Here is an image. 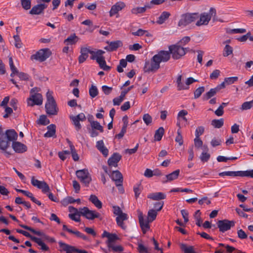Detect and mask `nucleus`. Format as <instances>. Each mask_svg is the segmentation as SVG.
<instances>
[{
	"label": "nucleus",
	"instance_id": "6ab92c4d",
	"mask_svg": "<svg viewBox=\"0 0 253 253\" xmlns=\"http://www.w3.org/2000/svg\"><path fill=\"white\" fill-rule=\"evenodd\" d=\"M121 159L122 156L119 153H114L108 159V164L110 167H117Z\"/></svg>",
	"mask_w": 253,
	"mask_h": 253
},
{
	"label": "nucleus",
	"instance_id": "0eeeda50",
	"mask_svg": "<svg viewBox=\"0 0 253 253\" xmlns=\"http://www.w3.org/2000/svg\"><path fill=\"white\" fill-rule=\"evenodd\" d=\"M76 174L80 182L83 184L84 186L88 187L92 180L90 174L87 169L78 170L76 172Z\"/></svg>",
	"mask_w": 253,
	"mask_h": 253
},
{
	"label": "nucleus",
	"instance_id": "69168bd1",
	"mask_svg": "<svg viewBox=\"0 0 253 253\" xmlns=\"http://www.w3.org/2000/svg\"><path fill=\"white\" fill-rule=\"evenodd\" d=\"M137 250L139 253H149L147 248L141 243L138 244Z\"/></svg>",
	"mask_w": 253,
	"mask_h": 253
},
{
	"label": "nucleus",
	"instance_id": "c756f323",
	"mask_svg": "<svg viewBox=\"0 0 253 253\" xmlns=\"http://www.w3.org/2000/svg\"><path fill=\"white\" fill-rule=\"evenodd\" d=\"M170 16V13L168 11H163L158 18L156 23L158 24H163Z\"/></svg>",
	"mask_w": 253,
	"mask_h": 253
},
{
	"label": "nucleus",
	"instance_id": "e433bc0d",
	"mask_svg": "<svg viewBox=\"0 0 253 253\" xmlns=\"http://www.w3.org/2000/svg\"><path fill=\"white\" fill-rule=\"evenodd\" d=\"M104 53L105 52L102 50L98 49L96 51H94L91 50L90 48H89V53L91 55L90 56V59L91 60H96L98 57H99L100 55H103Z\"/></svg>",
	"mask_w": 253,
	"mask_h": 253
},
{
	"label": "nucleus",
	"instance_id": "37998d69",
	"mask_svg": "<svg viewBox=\"0 0 253 253\" xmlns=\"http://www.w3.org/2000/svg\"><path fill=\"white\" fill-rule=\"evenodd\" d=\"M69 142L72 158L75 161H78L79 160V157L76 151L75 147L70 141Z\"/></svg>",
	"mask_w": 253,
	"mask_h": 253
},
{
	"label": "nucleus",
	"instance_id": "9b49d317",
	"mask_svg": "<svg viewBox=\"0 0 253 253\" xmlns=\"http://www.w3.org/2000/svg\"><path fill=\"white\" fill-rule=\"evenodd\" d=\"M216 224L219 231L224 233L235 226V221L228 219L219 220L217 221Z\"/></svg>",
	"mask_w": 253,
	"mask_h": 253
},
{
	"label": "nucleus",
	"instance_id": "b1692460",
	"mask_svg": "<svg viewBox=\"0 0 253 253\" xmlns=\"http://www.w3.org/2000/svg\"><path fill=\"white\" fill-rule=\"evenodd\" d=\"M111 178L115 181L116 186H120L123 182V175L119 170L113 171Z\"/></svg>",
	"mask_w": 253,
	"mask_h": 253
},
{
	"label": "nucleus",
	"instance_id": "9d476101",
	"mask_svg": "<svg viewBox=\"0 0 253 253\" xmlns=\"http://www.w3.org/2000/svg\"><path fill=\"white\" fill-rule=\"evenodd\" d=\"M19 226L31 232L32 233H33V234H34L36 235L41 236L42 238V239L43 241L49 242L50 243H54L56 242V240L54 238L50 237V236L46 235L43 232L36 230L35 229H34L30 226H28L26 225L20 224Z\"/></svg>",
	"mask_w": 253,
	"mask_h": 253
},
{
	"label": "nucleus",
	"instance_id": "680f3d73",
	"mask_svg": "<svg viewBox=\"0 0 253 253\" xmlns=\"http://www.w3.org/2000/svg\"><path fill=\"white\" fill-rule=\"evenodd\" d=\"M13 38L15 41V46L18 48H21L22 42L20 36L18 34H17L13 36Z\"/></svg>",
	"mask_w": 253,
	"mask_h": 253
},
{
	"label": "nucleus",
	"instance_id": "2eb2a0df",
	"mask_svg": "<svg viewBox=\"0 0 253 253\" xmlns=\"http://www.w3.org/2000/svg\"><path fill=\"white\" fill-rule=\"evenodd\" d=\"M138 220L142 231L143 234H145L150 228L149 223L151 222L149 221L148 219H145L144 218L142 213L139 214Z\"/></svg>",
	"mask_w": 253,
	"mask_h": 253
},
{
	"label": "nucleus",
	"instance_id": "864d4df0",
	"mask_svg": "<svg viewBox=\"0 0 253 253\" xmlns=\"http://www.w3.org/2000/svg\"><path fill=\"white\" fill-rule=\"evenodd\" d=\"M118 239L119 238L116 234L110 233L107 241V247H108L109 244H113V242L118 240Z\"/></svg>",
	"mask_w": 253,
	"mask_h": 253
},
{
	"label": "nucleus",
	"instance_id": "7c9ffc66",
	"mask_svg": "<svg viewBox=\"0 0 253 253\" xmlns=\"http://www.w3.org/2000/svg\"><path fill=\"white\" fill-rule=\"evenodd\" d=\"M89 200L98 209H99L102 207V202L98 199L96 195L93 194L91 195Z\"/></svg>",
	"mask_w": 253,
	"mask_h": 253
},
{
	"label": "nucleus",
	"instance_id": "f257e3e1",
	"mask_svg": "<svg viewBox=\"0 0 253 253\" xmlns=\"http://www.w3.org/2000/svg\"><path fill=\"white\" fill-rule=\"evenodd\" d=\"M169 60V56L165 50H160L149 60H146L143 67L144 73H155L160 68L161 62H166Z\"/></svg>",
	"mask_w": 253,
	"mask_h": 253
},
{
	"label": "nucleus",
	"instance_id": "5701e85b",
	"mask_svg": "<svg viewBox=\"0 0 253 253\" xmlns=\"http://www.w3.org/2000/svg\"><path fill=\"white\" fill-rule=\"evenodd\" d=\"M179 173L180 170L178 169L169 174L166 175L165 177L163 178L162 182L163 183H166L176 179L178 178Z\"/></svg>",
	"mask_w": 253,
	"mask_h": 253
},
{
	"label": "nucleus",
	"instance_id": "ea45409f",
	"mask_svg": "<svg viewBox=\"0 0 253 253\" xmlns=\"http://www.w3.org/2000/svg\"><path fill=\"white\" fill-rule=\"evenodd\" d=\"M211 124L215 128H221L223 126L224 120L222 118L220 119H214L212 120Z\"/></svg>",
	"mask_w": 253,
	"mask_h": 253
},
{
	"label": "nucleus",
	"instance_id": "f704fd0d",
	"mask_svg": "<svg viewBox=\"0 0 253 253\" xmlns=\"http://www.w3.org/2000/svg\"><path fill=\"white\" fill-rule=\"evenodd\" d=\"M151 6L150 4L145 5L143 7H137L133 8L131 9V13L134 14H137L138 13H142L145 12L147 8H150Z\"/></svg>",
	"mask_w": 253,
	"mask_h": 253
},
{
	"label": "nucleus",
	"instance_id": "20e7f679",
	"mask_svg": "<svg viewBox=\"0 0 253 253\" xmlns=\"http://www.w3.org/2000/svg\"><path fill=\"white\" fill-rule=\"evenodd\" d=\"M216 15V11L215 9L213 7H211L209 13L204 12L199 15L200 19L197 21L196 25L198 26L208 25L212 17H213V20H215Z\"/></svg>",
	"mask_w": 253,
	"mask_h": 253
},
{
	"label": "nucleus",
	"instance_id": "a211bd4d",
	"mask_svg": "<svg viewBox=\"0 0 253 253\" xmlns=\"http://www.w3.org/2000/svg\"><path fill=\"white\" fill-rule=\"evenodd\" d=\"M62 230L67 231L70 234H74L77 238L82 239L84 241H87L88 240V237L83 233H81V232L78 230H73L71 229H70L65 224H63Z\"/></svg>",
	"mask_w": 253,
	"mask_h": 253
},
{
	"label": "nucleus",
	"instance_id": "3c124183",
	"mask_svg": "<svg viewBox=\"0 0 253 253\" xmlns=\"http://www.w3.org/2000/svg\"><path fill=\"white\" fill-rule=\"evenodd\" d=\"M74 203H75V199L72 196H68L61 201V203L64 206H66L69 204H72Z\"/></svg>",
	"mask_w": 253,
	"mask_h": 253
},
{
	"label": "nucleus",
	"instance_id": "603ef678",
	"mask_svg": "<svg viewBox=\"0 0 253 253\" xmlns=\"http://www.w3.org/2000/svg\"><path fill=\"white\" fill-rule=\"evenodd\" d=\"M204 91V86H201L197 88L194 91V98L197 99L200 97Z\"/></svg>",
	"mask_w": 253,
	"mask_h": 253
},
{
	"label": "nucleus",
	"instance_id": "49530a36",
	"mask_svg": "<svg viewBox=\"0 0 253 253\" xmlns=\"http://www.w3.org/2000/svg\"><path fill=\"white\" fill-rule=\"evenodd\" d=\"M90 126L92 129L99 130L100 132H103L104 131L103 126L97 121L91 122Z\"/></svg>",
	"mask_w": 253,
	"mask_h": 253
},
{
	"label": "nucleus",
	"instance_id": "13d9d810",
	"mask_svg": "<svg viewBox=\"0 0 253 253\" xmlns=\"http://www.w3.org/2000/svg\"><path fill=\"white\" fill-rule=\"evenodd\" d=\"M210 157V154L208 152H202L200 158L202 162L205 163L207 162L209 160Z\"/></svg>",
	"mask_w": 253,
	"mask_h": 253
},
{
	"label": "nucleus",
	"instance_id": "423d86ee",
	"mask_svg": "<svg viewBox=\"0 0 253 253\" xmlns=\"http://www.w3.org/2000/svg\"><path fill=\"white\" fill-rule=\"evenodd\" d=\"M199 18V14L198 13H186L183 14L178 23V26L179 27L186 26L192 22L196 21Z\"/></svg>",
	"mask_w": 253,
	"mask_h": 253
},
{
	"label": "nucleus",
	"instance_id": "dca6fc26",
	"mask_svg": "<svg viewBox=\"0 0 253 253\" xmlns=\"http://www.w3.org/2000/svg\"><path fill=\"white\" fill-rule=\"evenodd\" d=\"M47 5L44 3H40L33 6L29 11L31 15H40L43 13L44 10L46 9Z\"/></svg>",
	"mask_w": 253,
	"mask_h": 253
},
{
	"label": "nucleus",
	"instance_id": "7ed1b4c3",
	"mask_svg": "<svg viewBox=\"0 0 253 253\" xmlns=\"http://www.w3.org/2000/svg\"><path fill=\"white\" fill-rule=\"evenodd\" d=\"M188 49L189 48H183L180 45L174 44L169 46V50H165V51L168 53L169 58H170V54H171L172 57L174 59H178L184 56Z\"/></svg>",
	"mask_w": 253,
	"mask_h": 253
},
{
	"label": "nucleus",
	"instance_id": "a18cd8bd",
	"mask_svg": "<svg viewBox=\"0 0 253 253\" xmlns=\"http://www.w3.org/2000/svg\"><path fill=\"white\" fill-rule=\"evenodd\" d=\"M157 212L153 209L149 210L148 212V220L150 222L153 221L157 217Z\"/></svg>",
	"mask_w": 253,
	"mask_h": 253
},
{
	"label": "nucleus",
	"instance_id": "09e8293b",
	"mask_svg": "<svg viewBox=\"0 0 253 253\" xmlns=\"http://www.w3.org/2000/svg\"><path fill=\"white\" fill-rule=\"evenodd\" d=\"M233 53V48L230 45L226 44L223 49V55L227 57Z\"/></svg>",
	"mask_w": 253,
	"mask_h": 253
},
{
	"label": "nucleus",
	"instance_id": "393cba45",
	"mask_svg": "<svg viewBox=\"0 0 253 253\" xmlns=\"http://www.w3.org/2000/svg\"><path fill=\"white\" fill-rule=\"evenodd\" d=\"M2 134L10 142H13L17 139V133L13 129L6 130L5 133Z\"/></svg>",
	"mask_w": 253,
	"mask_h": 253
},
{
	"label": "nucleus",
	"instance_id": "1a4fd4ad",
	"mask_svg": "<svg viewBox=\"0 0 253 253\" xmlns=\"http://www.w3.org/2000/svg\"><path fill=\"white\" fill-rule=\"evenodd\" d=\"M51 54V52L49 48H42L38 51L35 54L32 55L31 59L43 62L49 57Z\"/></svg>",
	"mask_w": 253,
	"mask_h": 253
},
{
	"label": "nucleus",
	"instance_id": "bf43d9fd",
	"mask_svg": "<svg viewBox=\"0 0 253 253\" xmlns=\"http://www.w3.org/2000/svg\"><path fill=\"white\" fill-rule=\"evenodd\" d=\"M96 61L99 64L100 68L101 69L106 64L105 58L104 56H102V55H100L99 57H98L96 59Z\"/></svg>",
	"mask_w": 253,
	"mask_h": 253
},
{
	"label": "nucleus",
	"instance_id": "6e6552de",
	"mask_svg": "<svg viewBox=\"0 0 253 253\" xmlns=\"http://www.w3.org/2000/svg\"><path fill=\"white\" fill-rule=\"evenodd\" d=\"M79 214L89 220H93L95 218L101 219V214L95 211L90 210L87 207H84L79 209Z\"/></svg>",
	"mask_w": 253,
	"mask_h": 253
},
{
	"label": "nucleus",
	"instance_id": "de8ad7c7",
	"mask_svg": "<svg viewBox=\"0 0 253 253\" xmlns=\"http://www.w3.org/2000/svg\"><path fill=\"white\" fill-rule=\"evenodd\" d=\"M89 94L91 98H94L98 94V90L97 87L94 85H91V86L89 89Z\"/></svg>",
	"mask_w": 253,
	"mask_h": 253
},
{
	"label": "nucleus",
	"instance_id": "79ce46f5",
	"mask_svg": "<svg viewBox=\"0 0 253 253\" xmlns=\"http://www.w3.org/2000/svg\"><path fill=\"white\" fill-rule=\"evenodd\" d=\"M143 189L142 186L140 183L135 184L133 188V191L134 192L135 198L137 199Z\"/></svg>",
	"mask_w": 253,
	"mask_h": 253
},
{
	"label": "nucleus",
	"instance_id": "0e129e2a",
	"mask_svg": "<svg viewBox=\"0 0 253 253\" xmlns=\"http://www.w3.org/2000/svg\"><path fill=\"white\" fill-rule=\"evenodd\" d=\"M205 131V128L203 126H198L195 130V136L197 137H200L202 135Z\"/></svg>",
	"mask_w": 253,
	"mask_h": 253
},
{
	"label": "nucleus",
	"instance_id": "72a5a7b5",
	"mask_svg": "<svg viewBox=\"0 0 253 253\" xmlns=\"http://www.w3.org/2000/svg\"><path fill=\"white\" fill-rule=\"evenodd\" d=\"M60 248H62V251L66 252V253H73L74 251H72L73 246L69 245L62 241L58 242Z\"/></svg>",
	"mask_w": 253,
	"mask_h": 253
},
{
	"label": "nucleus",
	"instance_id": "4c0bfd02",
	"mask_svg": "<svg viewBox=\"0 0 253 253\" xmlns=\"http://www.w3.org/2000/svg\"><path fill=\"white\" fill-rule=\"evenodd\" d=\"M9 64L10 70L11 71V73L10 74V76L11 77H13L15 75L18 74V70L17 68L14 66L13 59L12 57L9 58Z\"/></svg>",
	"mask_w": 253,
	"mask_h": 253
},
{
	"label": "nucleus",
	"instance_id": "338daca9",
	"mask_svg": "<svg viewBox=\"0 0 253 253\" xmlns=\"http://www.w3.org/2000/svg\"><path fill=\"white\" fill-rule=\"evenodd\" d=\"M238 237L240 239H245L247 238L248 235L246 232L242 229H240L237 231Z\"/></svg>",
	"mask_w": 253,
	"mask_h": 253
},
{
	"label": "nucleus",
	"instance_id": "2f4dec72",
	"mask_svg": "<svg viewBox=\"0 0 253 253\" xmlns=\"http://www.w3.org/2000/svg\"><path fill=\"white\" fill-rule=\"evenodd\" d=\"M79 40V38L76 35L75 33L71 34L66 39L64 40V42L67 44H75Z\"/></svg>",
	"mask_w": 253,
	"mask_h": 253
},
{
	"label": "nucleus",
	"instance_id": "f3484780",
	"mask_svg": "<svg viewBox=\"0 0 253 253\" xmlns=\"http://www.w3.org/2000/svg\"><path fill=\"white\" fill-rule=\"evenodd\" d=\"M28 100L32 101V103H30L29 101H28V105L31 106L35 105H41L42 103V96L41 94L38 93L32 95Z\"/></svg>",
	"mask_w": 253,
	"mask_h": 253
},
{
	"label": "nucleus",
	"instance_id": "052dcab7",
	"mask_svg": "<svg viewBox=\"0 0 253 253\" xmlns=\"http://www.w3.org/2000/svg\"><path fill=\"white\" fill-rule=\"evenodd\" d=\"M143 120L147 126L151 124L152 122V118L149 114H145L143 116Z\"/></svg>",
	"mask_w": 253,
	"mask_h": 253
},
{
	"label": "nucleus",
	"instance_id": "c9c22d12",
	"mask_svg": "<svg viewBox=\"0 0 253 253\" xmlns=\"http://www.w3.org/2000/svg\"><path fill=\"white\" fill-rule=\"evenodd\" d=\"M165 130L163 127H160L157 130H156L154 138L156 141H160L164 134Z\"/></svg>",
	"mask_w": 253,
	"mask_h": 253
},
{
	"label": "nucleus",
	"instance_id": "cd10ccee",
	"mask_svg": "<svg viewBox=\"0 0 253 253\" xmlns=\"http://www.w3.org/2000/svg\"><path fill=\"white\" fill-rule=\"evenodd\" d=\"M147 197L153 200L159 201L166 199V195L162 192H155L150 194Z\"/></svg>",
	"mask_w": 253,
	"mask_h": 253
},
{
	"label": "nucleus",
	"instance_id": "4d7b16f0",
	"mask_svg": "<svg viewBox=\"0 0 253 253\" xmlns=\"http://www.w3.org/2000/svg\"><path fill=\"white\" fill-rule=\"evenodd\" d=\"M177 135L175 137V140L179 143V145H182L183 143V137L181 135L180 128L178 129L177 132Z\"/></svg>",
	"mask_w": 253,
	"mask_h": 253
},
{
	"label": "nucleus",
	"instance_id": "c85d7f7f",
	"mask_svg": "<svg viewBox=\"0 0 253 253\" xmlns=\"http://www.w3.org/2000/svg\"><path fill=\"white\" fill-rule=\"evenodd\" d=\"M10 142L4 135L1 134L0 136V149L5 150L10 145Z\"/></svg>",
	"mask_w": 253,
	"mask_h": 253
},
{
	"label": "nucleus",
	"instance_id": "c03bdc74",
	"mask_svg": "<svg viewBox=\"0 0 253 253\" xmlns=\"http://www.w3.org/2000/svg\"><path fill=\"white\" fill-rule=\"evenodd\" d=\"M253 107V100L250 101H246L244 102L241 107H240V110L241 111L247 110L251 109Z\"/></svg>",
	"mask_w": 253,
	"mask_h": 253
},
{
	"label": "nucleus",
	"instance_id": "8fccbe9b",
	"mask_svg": "<svg viewBox=\"0 0 253 253\" xmlns=\"http://www.w3.org/2000/svg\"><path fill=\"white\" fill-rule=\"evenodd\" d=\"M128 218L127 214L126 213L122 212L119 214L116 218L117 223H123V221L127 220Z\"/></svg>",
	"mask_w": 253,
	"mask_h": 253
},
{
	"label": "nucleus",
	"instance_id": "4468645a",
	"mask_svg": "<svg viewBox=\"0 0 253 253\" xmlns=\"http://www.w3.org/2000/svg\"><path fill=\"white\" fill-rule=\"evenodd\" d=\"M219 175L221 177H223L224 176H229L231 177H236V176H246L249 177V170L245 171H225L220 172L219 173Z\"/></svg>",
	"mask_w": 253,
	"mask_h": 253
},
{
	"label": "nucleus",
	"instance_id": "58836bf2",
	"mask_svg": "<svg viewBox=\"0 0 253 253\" xmlns=\"http://www.w3.org/2000/svg\"><path fill=\"white\" fill-rule=\"evenodd\" d=\"M108 248L109 250H111L115 253H121L124 250L123 247L121 245L114 246L113 244H109Z\"/></svg>",
	"mask_w": 253,
	"mask_h": 253
},
{
	"label": "nucleus",
	"instance_id": "e2e57ef3",
	"mask_svg": "<svg viewBox=\"0 0 253 253\" xmlns=\"http://www.w3.org/2000/svg\"><path fill=\"white\" fill-rule=\"evenodd\" d=\"M222 141L220 138H216L214 137L211 141V144L213 147H215L221 145Z\"/></svg>",
	"mask_w": 253,
	"mask_h": 253
},
{
	"label": "nucleus",
	"instance_id": "39448f33",
	"mask_svg": "<svg viewBox=\"0 0 253 253\" xmlns=\"http://www.w3.org/2000/svg\"><path fill=\"white\" fill-rule=\"evenodd\" d=\"M16 232L23 235L26 237L29 238L32 241L41 247L40 249L42 251L44 252L49 251V248L43 242L41 238L32 236L29 232L22 229H16Z\"/></svg>",
	"mask_w": 253,
	"mask_h": 253
},
{
	"label": "nucleus",
	"instance_id": "a878e982",
	"mask_svg": "<svg viewBox=\"0 0 253 253\" xmlns=\"http://www.w3.org/2000/svg\"><path fill=\"white\" fill-rule=\"evenodd\" d=\"M123 46V42L121 41L111 42L108 46L105 47V49L109 51H116L119 47Z\"/></svg>",
	"mask_w": 253,
	"mask_h": 253
},
{
	"label": "nucleus",
	"instance_id": "f8f14e48",
	"mask_svg": "<svg viewBox=\"0 0 253 253\" xmlns=\"http://www.w3.org/2000/svg\"><path fill=\"white\" fill-rule=\"evenodd\" d=\"M31 184L35 187L41 189L44 194H46L50 191V188L48 185L44 181H40L32 176L31 178Z\"/></svg>",
	"mask_w": 253,
	"mask_h": 253
},
{
	"label": "nucleus",
	"instance_id": "412c9836",
	"mask_svg": "<svg viewBox=\"0 0 253 253\" xmlns=\"http://www.w3.org/2000/svg\"><path fill=\"white\" fill-rule=\"evenodd\" d=\"M12 147L14 151L17 153H23L27 150V147L26 145L16 141L12 142Z\"/></svg>",
	"mask_w": 253,
	"mask_h": 253
},
{
	"label": "nucleus",
	"instance_id": "6e6d98bb",
	"mask_svg": "<svg viewBox=\"0 0 253 253\" xmlns=\"http://www.w3.org/2000/svg\"><path fill=\"white\" fill-rule=\"evenodd\" d=\"M225 83H226V85H230L231 84H234L236 82H237L238 80V77H228L225 78L224 79Z\"/></svg>",
	"mask_w": 253,
	"mask_h": 253
},
{
	"label": "nucleus",
	"instance_id": "ddd939ff",
	"mask_svg": "<svg viewBox=\"0 0 253 253\" xmlns=\"http://www.w3.org/2000/svg\"><path fill=\"white\" fill-rule=\"evenodd\" d=\"M70 119L72 121L75 129L78 131L82 128L80 121H84L86 120V117L84 113H81L76 116H70Z\"/></svg>",
	"mask_w": 253,
	"mask_h": 253
},
{
	"label": "nucleus",
	"instance_id": "774afa93",
	"mask_svg": "<svg viewBox=\"0 0 253 253\" xmlns=\"http://www.w3.org/2000/svg\"><path fill=\"white\" fill-rule=\"evenodd\" d=\"M220 73L219 70H214L210 75V78L211 80H216L218 78Z\"/></svg>",
	"mask_w": 253,
	"mask_h": 253
},
{
	"label": "nucleus",
	"instance_id": "5fc2aeb1",
	"mask_svg": "<svg viewBox=\"0 0 253 253\" xmlns=\"http://www.w3.org/2000/svg\"><path fill=\"white\" fill-rule=\"evenodd\" d=\"M21 3L22 7L25 10L30 9L31 6V0H21Z\"/></svg>",
	"mask_w": 253,
	"mask_h": 253
},
{
	"label": "nucleus",
	"instance_id": "bb28decb",
	"mask_svg": "<svg viewBox=\"0 0 253 253\" xmlns=\"http://www.w3.org/2000/svg\"><path fill=\"white\" fill-rule=\"evenodd\" d=\"M47 131L44 133L45 137H56V126L54 124H51L47 126Z\"/></svg>",
	"mask_w": 253,
	"mask_h": 253
},
{
	"label": "nucleus",
	"instance_id": "a19ab883",
	"mask_svg": "<svg viewBox=\"0 0 253 253\" xmlns=\"http://www.w3.org/2000/svg\"><path fill=\"white\" fill-rule=\"evenodd\" d=\"M37 123L39 125L46 126L50 123V121L44 115L40 116V118L37 120Z\"/></svg>",
	"mask_w": 253,
	"mask_h": 253
},
{
	"label": "nucleus",
	"instance_id": "4be33fe9",
	"mask_svg": "<svg viewBox=\"0 0 253 253\" xmlns=\"http://www.w3.org/2000/svg\"><path fill=\"white\" fill-rule=\"evenodd\" d=\"M90 47H82L80 50V55L78 57V61L80 64L84 63L88 57Z\"/></svg>",
	"mask_w": 253,
	"mask_h": 253
},
{
	"label": "nucleus",
	"instance_id": "aec40b11",
	"mask_svg": "<svg viewBox=\"0 0 253 253\" xmlns=\"http://www.w3.org/2000/svg\"><path fill=\"white\" fill-rule=\"evenodd\" d=\"M126 4L124 2L119 1L113 5L109 11L110 16H113L118 13L119 11L122 10L125 7Z\"/></svg>",
	"mask_w": 253,
	"mask_h": 253
},
{
	"label": "nucleus",
	"instance_id": "473e14b6",
	"mask_svg": "<svg viewBox=\"0 0 253 253\" xmlns=\"http://www.w3.org/2000/svg\"><path fill=\"white\" fill-rule=\"evenodd\" d=\"M219 91L215 87L211 88L208 92L203 95V99L208 100L213 97Z\"/></svg>",
	"mask_w": 253,
	"mask_h": 253
},
{
	"label": "nucleus",
	"instance_id": "f03ea898",
	"mask_svg": "<svg viewBox=\"0 0 253 253\" xmlns=\"http://www.w3.org/2000/svg\"><path fill=\"white\" fill-rule=\"evenodd\" d=\"M53 92L48 90L46 93V102L45 104V111L48 115H56L58 112V108L53 95Z\"/></svg>",
	"mask_w": 253,
	"mask_h": 253
}]
</instances>
